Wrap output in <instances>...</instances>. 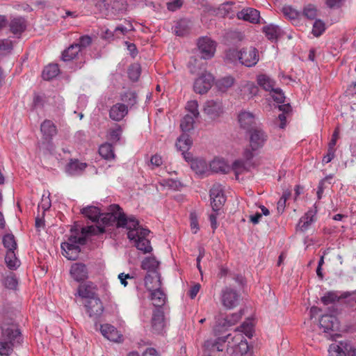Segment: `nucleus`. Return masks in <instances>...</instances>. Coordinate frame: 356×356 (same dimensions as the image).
Returning <instances> with one entry per match:
<instances>
[{"label": "nucleus", "instance_id": "obj_1", "mask_svg": "<svg viewBox=\"0 0 356 356\" xmlns=\"http://www.w3.org/2000/svg\"><path fill=\"white\" fill-rule=\"evenodd\" d=\"M99 218L104 225H112L115 223L117 227L128 229L127 237L134 242L138 250L144 253H148L152 250L150 241L146 238L150 232L149 230L140 227L135 217L127 218L118 204L110 205L108 212L101 213Z\"/></svg>", "mask_w": 356, "mask_h": 356}, {"label": "nucleus", "instance_id": "obj_2", "mask_svg": "<svg viewBox=\"0 0 356 356\" xmlns=\"http://www.w3.org/2000/svg\"><path fill=\"white\" fill-rule=\"evenodd\" d=\"M105 232L104 227L102 225L88 226L81 229V236H77L72 234L66 242L61 243L63 254L69 260H76L81 251L79 245L85 244L86 241V236L96 235Z\"/></svg>", "mask_w": 356, "mask_h": 356}, {"label": "nucleus", "instance_id": "obj_3", "mask_svg": "<svg viewBox=\"0 0 356 356\" xmlns=\"http://www.w3.org/2000/svg\"><path fill=\"white\" fill-rule=\"evenodd\" d=\"M0 355L9 356L14 348L22 343L23 339L19 330L13 323H3L1 326Z\"/></svg>", "mask_w": 356, "mask_h": 356}, {"label": "nucleus", "instance_id": "obj_4", "mask_svg": "<svg viewBox=\"0 0 356 356\" xmlns=\"http://www.w3.org/2000/svg\"><path fill=\"white\" fill-rule=\"evenodd\" d=\"M268 139L267 132L260 124H255L248 128L246 136L248 145L246 147V161L252 157L255 153L261 149ZM248 161H246V166Z\"/></svg>", "mask_w": 356, "mask_h": 356}, {"label": "nucleus", "instance_id": "obj_5", "mask_svg": "<svg viewBox=\"0 0 356 356\" xmlns=\"http://www.w3.org/2000/svg\"><path fill=\"white\" fill-rule=\"evenodd\" d=\"M210 168L214 172L222 174H227L232 170L236 180L240 181L244 179L245 161L242 159L234 161L230 167L224 159L217 157L210 163Z\"/></svg>", "mask_w": 356, "mask_h": 356}, {"label": "nucleus", "instance_id": "obj_6", "mask_svg": "<svg viewBox=\"0 0 356 356\" xmlns=\"http://www.w3.org/2000/svg\"><path fill=\"white\" fill-rule=\"evenodd\" d=\"M81 304L83 306L88 317L95 321L101 316L104 310L103 303L99 297L84 301L81 302Z\"/></svg>", "mask_w": 356, "mask_h": 356}, {"label": "nucleus", "instance_id": "obj_7", "mask_svg": "<svg viewBox=\"0 0 356 356\" xmlns=\"http://www.w3.org/2000/svg\"><path fill=\"white\" fill-rule=\"evenodd\" d=\"M210 198L213 211L215 212L219 211L226 201L224 186L218 183L214 184L210 190Z\"/></svg>", "mask_w": 356, "mask_h": 356}, {"label": "nucleus", "instance_id": "obj_8", "mask_svg": "<svg viewBox=\"0 0 356 356\" xmlns=\"http://www.w3.org/2000/svg\"><path fill=\"white\" fill-rule=\"evenodd\" d=\"M75 296L79 298V302L92 300L99 297L97 286L91 282H86L79 284Z\"/></svg>", "mask_w": 356, "mask_h": 356}, {"label": "nucleus", "instance_id": "obj_9", "mask_svg": "<svg viewBox=\"0 0 356 356\" xmlns=\"http://www.w3.org/2000/svg\"><path fill=\"white\" fill-rule=\"evenodd\" d=\"M213 81L214 78L211 74L204 73L195 79L193 90L196 93L200 95L205 94L211 88Z\"/></svg>", "mask_w": 356, "mask_h": 356}, {"label": "nucleus", "instance_id": "obj_10", "mask_svg": "<svg viewBox=\"0 0 356 356\" xmlns=\"http://www.w3.org/2000/svg\"><path fill=\"white\" fill-rule=\"evenodd\" d=\"M245 332V323L241 325L234 331V335L232 337L233 345V356H243L244 354L242 346L243 345Z\"/></svg>", "mask_w": 356, "mask_h": 356}, {"label": "nucleus", "instance_id": "obj_11", "mask_svg": "<svg viewBox=\"0 0 356 356\" xmlns=\"http://www.w3.org/2000/svg\"><path fill=\"white\" fill-rule=\"evenodd\" d=\"M198 48L202 54V58L209 59L213 56L216 51V43L210 38L204 37L198 40Z\"/></svg>", "mask_w": 356, "mask_h": 356}, {"label": "nucleus", "instance_id": "obj_12", "mask_svg": "<svg viewBox=\"0 0 356 356\" xmlns=\"http://www.w3.org/2000/svg\"><path fill=\"white\" fill-rule=\"evenodd\" d=\"M238 298L239 296L236 291L230 288H225L222 291V303L227 309L236 307L238 303Z\"/></svg>", "mask_w": 356, "mask_h": 356}, {"label": "nucleus", "instance_id": "obj_13", "mask_svg": "<svg viewBox=\"0 0 356 356\" xmlns=\"http://www.w3.org/2000/svg\"><path fill=\"white\" fill-rule=\"evenodd\" d=\"M165 325L164 312L162 308H156L152 313V328L155 333L160 334L164 330Z\"/></svg>", "mask_w": 356, "mask_h": 356}, {"label": "nucleus", "instance_id": "obj_14", "mask_svg": "<svg viewBox=\"0 0 356 356\" xmlns=\"http://www.w3.org/2000/svg\"><path fill=\"white\" fill-rule=\"evenodd\" d=\"M352 346L346 341L332 343L328 349L329 356H346L349 355Z\"/></svg>", "mask_w": 356, "mask_h": 356}, {"label": "nucleus", "instance_id": "obj_15", "mask_svg": "<svg viewBox=\"0 0 356 356\" xmlns=\"http://www.w3.org/2000/svg\"><path fill=\"white\" fill-rule=\"evenodd\" d=\"M204 112L211 118L216 119L223 113L222 103L219 101L209 100L204 106Z\"/></svg>", "mask_w": 356, "mask_h": 356}, {"label": "nucleus", "instance_id": "obj_16", "mask_svg": "<svg viewBox=\"0 0 356 356\" xmlns=\"http://www.w3.org/2000/svg\"><path fill=\"white\" fill-rule=\"evenodd\" d=\"M320 327L325 332L337 331L339 330V321L333 315H323L319 321Z\"/></svg>", "mask_w": 356, "mask_h": 356}, {"label": "nucleus", "instance_id": "obj_17", "mask_svg": "<svg viewBox=\"0 0 356 356\" xmlns=\"http://www.w3.org/2000/svg\"><path fill=\"white\" fill-rule=\"evenodd\" d=\"M128 106L123 103L113 105L109 110V117L111 120L121 121L128 114Z\"/></svg>", "mask_w": 356, "mask_h": 356}, {"label": "nucleus", "instance_id": "obj_18", "mask_svg": "<svg viewBox=\"0 0 356 356\" xmlns=\"http://www.w3.org/2000/svg\"><path fill=\"white\" fill-rule=\"evenodd\" d=\"M88 269L85 264L75 263L72 265L70 274L76 282H81L88 278Z\"/></svg>", "mask_w": 356, "mask_h": 356}, {"label": "nucleus", "instance_id": "obj_19", "mask_svg": "<svg viewBox=\"0 0 356 356\" xmlns=\"http://www.w3.org/2000/svg\"><path fill=\"white\" fill-rule=\"evenodd\" d=\"M145 286L149 291L161 288V275L159 272L147 273L145 277Z\"/></svg>", "mask_w": 356, "mask_h": 356}, {"label": "nucleus", "instance_id": "obj_20", "mask_svg": "<svg viewBox=\"0 0 356 356\" xmlns=\"http://www.w3.org/2000/svg\"><path fill=\"white\" fill-rule=\"evenodd\" d=\"M100 330L102 335L109 341L118 342L122 338V335L117 329L111 325H102Z\"/></svg>", "mask_w": 356, "mask_h": 356}, {"label": "nucleus", "instance_id": "obj_21", "mask_svg": "<svg viewBox=\"0 0 356 356\" xmlns=\"http://www.w3.org/2000/svg\"><path fill=\"white\" fill-rule=\"evenodd\" d=\"M191 170L197 175L204 176L208 172L207 161L202 158H195L191 163Z\"/></svg>", "mask_w": 356, "mask_h": 356}, {"label": "nucleus", "instance_id": "obj_22", "mask_svg": "<svg viewBox=\"0 0 356 356\" xmlns=\"http://www.w3.org/2000/svg\"><path fill=\"white\" fill-rule=\"evenodd\" d=\"M87 167L86 163L79 162L78 160H71L66 166V172L70 175H80Z\"/></svg>", "mask_w": 356, "mask_h": 356}, {"label": "nucleus", "instance_id": "obj_23", "mask_svg": "<svg viewBox=\"0 0 356 356\" xmlns=\"http://www.w3.org/2000/svg\"><path fill=\"white\" fill-rule=\"evenodd\" d=\"M40 130L45 140H49L56 134V128L54 124L49 120H44L40 126Z\"/></svg>", "mask_w": 356, "mask_h": 356}, {"label": "nucleus", "instance_id": "obj_24", "mask_svg": "<svg viewBox=\"0 0 356 356\" xmlns=\"http://www.w3.org/2000/svg\"><path fill=\"white\" fill-rule=\"evenodd\" d=\"M257 320L254 314V312L251 309L250 315L246 317V337L251 339L255 334V326Z\"/></svg>", "mask_w": 356, "mask_h": 356}, {"label": "nucleus", "instance_id": "obj_25", "mask_svg": "<svg viewBox=\"0 0 356 356\" xmlns=\"http://www.w3.org/2000/svg\"><path fill=\"white\" fill-rule=\"evenodd\" d=\"M151 300L156 308H161L166 301V296L161 288L151 291Z\"/></svg>", "mask_w": 356, "mask_h": 356}, {"label": "nucleus", "instance_id": "obj_26", "mask_svg": "<svg viewBox=\"0 0 356 356\" xmlns=\"http://www.w3.org/2000/svg\"><path fill=\"white\" fill-rule=\"evenodd\" d=\"M233 5L234 3L232 1L222 3L218 8L217 14L222 17L232 18L236 12V8L234 10Z\"/></svg>", "mask_w": 356, "mask_h": 356}, {"label": "nucleus", "instance_id": "obj_27", "mask_svg": "<svg viewBox=\"0 0 356 356\" xmlns=\"http://www.w3.org/2000/svg\"><path fill=\"white\" fill-rule=\"evenodd\" d=\"M26 29V22L22 17L14 18L10 21V30L15 35H20Z\"/></svg>", "mask_w": 356, "mask_h": 356}, {"label": "nucleus", "instance_id": "obj_28", "mask_svg": "<svg viewBox=\"0 0 356 356\" xmlns=\"http://www.w3.org/2000/svg\"><path fill=\"white\" fill-rule=\"evenodd\" d=\"M242 56L243 54L241 51H238L235 49H229L226 51L225 58L227 62L233 63L234 64L238 63L243 65L244 62Z\"/></svg>", "mask_w": 356, "mask_h": 356}, {"label": "nucleus", "instance_id": "obj_29", "mask_svg": "<svg viewBox=\"0 0 356 356\" xmlns=\"http://www.w3.org/2000/svg\"><path fill=\"white\" fill-rule=\"evenodd\" d=\"M81 213L92 222H99L101 212L98 207L88 206L81 209Z\"/></svg>", "mask_w": 356, "mask_h": 356}, {"label": "nucleus", "instance_id": "obj_30", "mask_svg": "<svg viewBox=\"0 0 356 356\" xmlns=\"http://www.w3.org/2000/svg\"><path fill=\"white\" fill-rule=\"evenodd\" d=\"M80 51L79 46L74 43L63 51L62 59L65 62L72 60Z\"/></svg>", "mask_w": 356, "mask_h": 356}, {"label": "nucleus", "instance_id": "obj_31", "mask_svg": "<svg viewBox=\"0 0 356 356\" xmlns=\"http://www.w3.org/2000/svg\"><path fill=\"white\" fill-rule=\"evenodd\" d=\"M192 143L193 142L189 135L184 133L177 138L176 147L179 150L185 152L190 149Z\"/></svg>", "mask_w": 356, "mask_h": 356}, {"label": "nucleus", "instance_id": "obj_32", "mask_svg": "<svg viewBox=\"0 0 356 356\" xmlns=\"http://www.w3.org/2000/svg\"><path fill=\"white\" fill-rule=\"evenodd\" d=\"M137 98L138 96L136 92L131 90L125 91L120 95V100L125 103V105L128 106V108L131 107L136 104Z\"/></svg>", "mask_w": 356, "mask_h": 356}, {"label": "nucleus", "instance_id": "obj_33", "mask_svg": "<svg viewBox=\"0 0 356 356\" xmlns=\"http://www.w3.org/2000/svg\"><path fill=\"white\" fill-rule=\"evenodd\" d=\"M5 262L10 270H16L20 266V261L17 258L15 251H7Z\"/></svg>", "mask_w": 356, "mask_h": 356}, {"label": "nucleus", "instance_id": "obj_34", "mask_svg": "<svg viewBox=\"0 0 356 356\" xmlns=\"http://www.w3.org/2000/svg\"><path fill=\"white\" fill-rule=\"evenodd\" d=\"M159 262L155 257H147L141 264V268L143 270H147V273L158 272L157 268H159Z\"/></svg>", "mask_w": 356, "mask_h": 356}, {"label": "nucleus", "instance_id": "obj_35", "mask_svg": "<svg viewBox=\"0 0 356 356\" xmlns=\"http://www.w3.org/2000/svg\"><path fill=\"white\" fill-rule=\"evenodd\" d=\"M59 73V67L57 64H49L42 71V78L44 80H51L55 78Z\"/></svg>", "mask_w": 356, "mask_h": 356}, {"label": "nucleus", "instance_id": "obj_36", "mask_svg": "<svg viewBox=\"0 0 356 356\" xmlns=\"http://www.w3.org/2000/svg\"><path fill=\"white\" fill-rule=\"evenodd\" d=\"M316 214V211L312 210L308 211L305 215L302 217L299 222V226L302 231L306 230L308 227L312 224V222L314 220V216Z\"/></svg>", "mask_w": 356, "mask_h": 356}, {"label": "nucleus", "instance_id": "obj_37", "mask_svg": "<svg viewBox=\"0 0 356 356\" xmlns=\"http://www.w3.org/2000/svg\"><path fill=\"white\" fill-rule=\"evenodd\" d=\"M189 29L190 22L186 19H181L177 23L175 32L177 35L184 36L188 33Z\"/></svg>", "mask_w": 356, "mask_h": 356}, {"label": "nucleus", "instance_id": "obj_38", "mask_svg": "<svg viewBox=\"0 0 356 356\" xmlns=\"http://www.w3.org/2000/svg\"><path fill=\"white\" fill-rule=\"evenodd\" d=\"M258 83L266 90L270 92L275 88V83L266 75H260L257 79Z\"/></svg>", "mask_w": 356, "mask_h": 356}, {"label": "nucleus", "instance_id": "obj_39", "mask_svg": "<svg viewBox=\"0 0 356 356\" xmlns=\"http://www.w3.org/2000/svg\"><path fill=\"white\" fill-rule=\"evenodd\" d=\"M100 156L105 159H111L114 158L113 147L110 143H104L99 148Z\"/></svg>", "mask_w": 356, "mask_h": 356}, {"label": "nucleus", "instance_id": "obj_40", "mask_svg": "<svg viewBox=\"0 0 356 356\" xmlns=\"http://www.w3.org/2000/svg\"><path fill=\"white\" fill-rule=\"evenodd\" d=\"M259 60V51L255 47H251L246 58V67L254 66Z\"/></svg>", "mask_w": 356, "mask_h": 356}, {"label": "nucleus", "instance_id": "obj_41", "mask_svg": "<svg viewBox=\"0 0 356 356\" xmlns=\"http://www.w3.org/2000/svg\"><path fill=\"white\" fill-rule=\"evenodd\" d=\"M197 118L190 114L186 115L181 121L180 127L184 132L189 131L193 129L195 119Z\"/></svg>", "mask_w": 356, "mask_h": 356}, {"label": "nucleus", "instance_id": "obj_42", "mask_svg": "<svg viewBox=\"0 0 356 356\" xmlns=\"http://www.w3.org/2000/svg\"><path fill=\"white\" fill-rule=\"evenodd\" d=\"M3 245L7 251H15L17 245L15 236L12 234H7L3 237Z\"/></svg>", "mask_w": 356, "mask_h": 356}, {"label": "nucleus", "instance_id": "obj_43", "mask_svg": "<svg viewBox=\"0 0 356 356\" xmlns=\"http://www.w3.org/2000/svg\"><path fill=\"white\" fill-rule=\"evenodd\" d=\"M264 31L268 38L270 40H275L280 34V29L277 26L269 25L264 28Z\"/></svg>", "mask_w": 356, "mask_h": 356}, {"label": "nucleus", "instance_id": "obj_44", "mask_svg": "<svg viewBox=\"0 0 356 356\" xmlns=\"http://www.w3.org/2000/svg\"><path fill=\"white\" fill-rule=\"evenodd\" d=\"M234 83V79L232 76L223 77L216 82V86L219 90L225 92Z\"/></svg>", "mask_w": 356, "mask_h": 356}, {"label": "nucleus", "instance_id": "obj_45", "mask_svg": "<svg viewBox=\"0 0 356 356\" xmlns=\"http://www.w3.org/2000/svg\"><path fill=\"white\" fill-rule=\"evenodd\" d=\"M260 13L252 8H246V21L252 24H257L260 22Z\"/></svg>", "mask_w": 356, "mask_h": 356}, {"label": "nucleus", "instance_id": "obj_46", "mask_svg": "<svg viewBox=\"0 0 356 356\" xmlns=\"http://www.w3.org/2000/svg\"><path fill=\"white\" fill-rule=\"evenodd\" d=\"M284 15L291 20H296L300 16V13L291 6H286L282 8Z\"/></svg>", "mask_w": 356, "mask_h": 356}, {"label": "nucleus", "instance_id": "obj_47", "mask_svg": "<svg viewBox=\"0 0 356 356\" xmlns=\"http://www.w3.org/2000/svg\"><path fill=\"white\" fill-rule=\"evenodd\" d=\"M140 66L138 63L131 65L128 70L129 79L133 81H137L140 76Z\"/></svg>", "mask_w": 356, "mask_h": 356}, {"label": "nucleus", "instance_id": "obj_48", "mask_svg": "<svg viewBox=\"0 0 356 356\" xmlns=\"http://www.w3.org/2000/svg\"><path fill=\"white\" fill-rule=\"evenodd\" d=\"M132 25L129 22H127L126 25L120 24L117 26L114 29L115 37L119 38L122 35H126L129 31H132Z\"/></svg>", "mask_w": 356, "mask_h": 356}, {"label": "nucleus", "instance_id": "obj_49", "mask_svg": "<svg viewBox=\"0 0 356 356\" xmlns=\"http://www.w3.org/2000/svg\"><path fill=\"white\" fill-rule=\"evenodd\" d=\"M325 30V23L321 19H316L312 28V34L315 37H319Z\"/></svg>", "mask_w": 356, "mask_h": 356}, {"label": "nucleus", "instance_id": "obj_50", "mask_svg": "<svg viewBox=\"0 0 356 356\" xmlns=\"http://www.w3.org/2000/svg\"><path fill=\"white\" fill-rule=\"evenodd\" d=\"M47 102V97L44 94L35 93L33 99V107L34 108H42Z\"/></svg>", "mask_w": 356, "mask_h": 356}, {"label": "nucleus", "instance_id": "obj_51", "mask_svg": "<svg viewBox=\"0 0 356 356\" xmlns=\"http://www.w3.org/2000/svg\"><path fill=\"white\" fill-rule=\"evenodd\" d=\"M186 108L189 113L188 114L196 118L199 117L200 113L198 111V104L196 100L188 101L187 102Z\"/></svg>", "mask_w": 356, "mask_h": 356}, {"label": "nucleus", "instance_id": "obj_52", "mask_svg": "<svg viewBox=\"0 0 356 356\" xmlns=\"http://www.w3.org/2000/svg\"><path fill=\"white\" fill-rule=\"evenodd\" d=\"M122 132V127L119 124H116L115 128L109 131V139L113 142H118L120 139Z\"/></svg>", "mask_w": 356, "mask_h": 356}, {"label": "nucleus", "instance_id": "obj_53", "mask_svg": "<svg viewBox=\"0 0 356 356\" xmlns=\"http://www.w3.org/2000/svg\"><path fill=\"white\" fill-rule=\"evenodd\" d=\"M303 15L309 19H314L317 16V9L312 5H308L303 10Z\"/></svg>", "mask_w": 356, "mask_h": 356}, {"label": "nucleus", "instance_id": "obj_54", "mask_svg": "<svg viewBox=\"0 0 356 356\" xmlns=\"http://www.w3.org/2000/svg\"><path fill=\"white\" fill-rule=\"evenodd\" d=\"M339 298V297L335 292L330 291L321 298V301L324 305H329L338 300Z\"/></svg>", "mask_w": 356, "mask_h": 356}, {"label": "nucleus", "instance_id": "obj_55", "mask_svg": "<svg viewBox=\"0 0 356 356\" xmlns=\"http://www.w3.org/2000/svg\"><path fill=\"white\" fill-rule=\"evenodd\" d=\"M271 96L274 101L277 103H283L284 102V95L280 88H275L274 90L271 92Z\"/></svg>", "mask_w": 356, "mask_h": 356}, {"label": "nucleus", "instance_id": "obj_56", "mask_svg": "<svg viewBox=\"0 0 356 356\" xmlns=\"http://www.w3.org/2000/svg\"><path fill=\"white\" fill-rule=\"evenodd\" d=\"M190 222H191V228L193 233L196 234L199 229L197 216L196 213L191 212L190 213Z\"/></svg>", "mask_w": 356, "mask_h": 356}, {"label": "nucleus", "instance_id": "obj_57", "mask_svg": "<svg viewBox=\"0 0 356 356\" xmlns=\"http://www.w3.org/2000/svg\"><path fill=\"white\" fill-rule=\"evenodd\" d=\"M4 284L8 289H15L17 286V280L14 275L7 276L4 280Z\"/></svg>", "mask_w": 356, "mask_h": 356}, {"label": "nucleus", "instance_id": "obj_58", "mask_svg": "<svg viewBox=\"0 0 356 356\" xmlns=\"http://www.w3.org/2000/svg\"><path fill=\"white\" fill-rule=\"evenodd\" d=\"M92 42V39L90 36L88 35H83V36H81L79 40V42L78 43H75L76 45L79 46V48H80V51H81V49L83 48H86L88 46H89Z\"/></svg>", "mask_w": 356, "mask_h": 356}, {"label": "nucleus", "instance_id": "obj_59", "mask_svg": "<svg viewBox=\"0 0 356 356\" xmlns=\"http://www.w3.org/2000/svg\"><path fill=\"white\" fill-rule=\"evenodd\" d=\"M334 148H331L330 147H328L327 153L326 155L323 156L322 159L323 163L325 164L330 163L334 157Z\"/></svg>", "mask_w": 356, "mask_h": 356}, {"label": "nucleus", "instance_id": "obj_60", "mask_svg": "<svg viewBox=\"0 0 356 356\" xmlns=\"http://www.w3.org/2000/svg\"><path fill=\"white\" fill-rule=\"evenodd\" d=\"M13 49L12 41L8 39L0 40V50L10 51Z\"/></svg>", "mask_w": 356, "mask_h": 356}, {"label": "nucleus", "instance_id": "obj_61", "mask_svg": "<svg viewBox=\"0 0 356 356\" xmlns=\"http://www.w3.org/2000/svg\"><path fill=\"white\" fill-rule=\"evenodd\" d=\"M250 95L251 97L256 95L258 92V87L253 83H246V95Z\"/></svg>", "mask_w": 356, "mask_h": 356}, {"label": "nucleus", "instance_id": "obj_62", "mask_svg": "<svg viewBox=\"0 0 356 356\" xmlns=\"http://www.w3.org/2000/svg\"><path fill=\"white\" fill-rule=\"evenodd\" d=\"M231 334H228L225 338H218L216 341L213 344V347L216 348L218 351H222V344L225 343Z\"/></svg>", "mask_w": 356, "mask_h": 356}, {"label": "nucleus", "instance_id": "obj_63", "mask_svg": "<svg viewBox=\"0 0 356 356\" xmlns=\"http://www.w3.org/2000/svg\"><path fill=\"white\" fill-rule=\"evenodd\" d=\"M200 284H195L193 286H192L188 291V296L191 299H193L195 298L197 294L198 293L200 289Z\"/></svg>", "mask_w": 356, "mask_h": 356}, {"label": "nucleus", "instance_id": "obj_64", "mask_svg": "<svg viewBox=\"0 0 356 356\" xmlns=\"http://www.w3.org/2000/svg\"><path fill=\"white\" fill-rule=\"evenodd\" d=\"M256 350V346L254 342L248 343L246 342V356H254V352Z\"/></svg>", "mask_w": 356, "mask_h": 356}]
</instances>
